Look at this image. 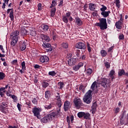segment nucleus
<instances>
[{
    "label": "nucleus",
    "mask_w": 128,
    "mask_h": 128,
    "mask_svg": "<svg viewBox=\"0 0 128 128\" xmlns=\"http://www.w3.org/2000/svg\"><path fill=\"white\" fill-rule=\"evenodd\" d=\"M96 82H94L92 84L90 87V88L91 90H88V92L86 94L83 98V100L84 102H86L88 104H90V102H92V92L94 91V88H96Z\"/></svg>",
    "instance_id": "obj_1"
},
{
    "label": "nucleus",
    "mask_w": 128,
    "mask_h": 128,
    "mask_svg": "<svg viewBox=\"0 0 128 128\" xmlns=\"http://www.w3.org/2000/svg\"><path fill=\"white\" fill-rule=\"evenodd\" d=\"M99 22H96L95 24L96 26H99L102 30H104L108 28V23L106 22V18H100L98 19Z\"/></svg>",
    "instance_id": "obj_2"
},
{
    "label": "nucleus",
    "mask_w": 128,
    "mask_h": 128,
    "mask_svg": "<svg viewBox=\"0 0 128 128\" xmlns=\"http://www.w3.org/2000/svg\"><path fill=\"white\" fill-rule=\"evenodd\" d=\"M56 116V113H51L41 119V122L44 124H46V122H50L51 120H52Z\"/></svg>",
    "instance_id": "obj_3"
},
{
    "label": "nucleus",
    "mask_w": 128,
    "mask_h": 128,
    "mask_svg": "<svg viewBox=\"0 0 128 128\" xmlns=\"http://www.w3.org/2000/svg\"><path fill=\"white\" fill-rule=\"evenodd\" d=\"M100 84L103 88H108L110 84V80L106 78H103L101 80Z\"/></svg>",
    "instance_id": "obj_4"
},
{
    "label": "nucleus",
    "mask_w": 128,
    "mask_h": 128,
    "mask_svg": "<svg viewBox=\"0 0 128 128\" xmlns=\"http://www.w3.org/2000/svg\"><path fill=\"white\" fill-rule=\"evenodd\" d=\"M32 112L34 116H36L37 118H42L40 116V109L38 108H34L32 109Z\"/></svg>",
    "instance_id": "obj_5"
},
{
    "label": "nucleus",
    "mask_w": 128,
    "mask_h": 128,
    "mask_svg": "<svg viewBox=\"0 0 128 128\" xmlns=\"http://www.w3.org/2000/svg\"><path fill=\"white\" fill-rule=\"evenodd\" d=\"M74 104L75 108L78 110L80 108V98L78 97H76L74 100Z\"/></svg>",
    "instance_id": "obj_6"
},
{
    "label": "nucleus",
    "mask_w": 128,
    "mask_h": 128,
    "mask_svg": "<svg viewBox=\"0 0 128 128\" xmlns=\"http://www.w3.org/2000/svg\"><path fill=\"white\" fill-rule=\"evenodd\" d=\"M18 34H20V32H18V31H14L11 33L10 38L14 40H18Z\"/></svg>",
    "instance_id": "obj_7"
},
{
    "label": "nucleus",
    "mask_w": 128,
    "mask_h": 128,
    "mask_svg": "<svg viewBox=\"0 0 128 128\" xmlns=\"http://www.w3.org/2000/svg\"><path fill=\"white\" fill-rule=\"evenodd\" d=\"M80 118H84V120H90V114L84 112H80Z\"/></svg>",
    "instance_id": "obj_8"
},
{
    "label": "nucleus",
    "mask_w": 128,
    "mask_h": 128,
    "mask_svg": "<svg viewBox=\"0 0 128 128\" xmlns=\"http://www.w3.org/2000/svg\"><path fill=\"white\" fill-rule=\"evenodd\" d=\"M28 45V44L26 43V41H22L20 42V50H21L22 51L24 50L26 48V46Z\"/></svg>",
    "instance_id": "obj_9"
},
{
    "label": "nucleus",
    "mask_w": 128,
    "mask_h": 128,
    "mask_svg": "<svg viewBox=\"0 0 128 128\" xmlns=\"http://www.w3.org/2000/svg\"><path fill=\"white\" fill-rule=\"evenodd\" d=\"M70 12H67L66 13V16H62V20L65 24H68V18H70Z\"/></svg>",
    "instance_id": "obj_10"
},
{
    "label": "nucleus",
    "mask_w": 128,
    "mask_h": 128,
    "mask_svg": "<svg viewBox=\"0 0 128 128\" xmlns=\"http://www.w3.org/2000/svg\"><path fill=\"white\" fill-rule=\"evenodd\" d=\"M70 102H68V100H66L64 102V110L65 112H67L70 108Z\"/></svg>",
    "instance_id": "obj_11"
},
{
    "label": "nucleus",
    "mask_w": 128,
    "mask_h": 128,
    "mask_svg": "<svg viewBox=\"0 0 128 128\" xmlns=\"http://www.w3.org/2000/svg\"><path fill=\"white\" fill-rule=\"evenodd\" d=\"M40 60L41 62H48V57L46 56H41Z\"/></svg>",
    "instance_id": "obj_12"
},
{
    "label": "nucleus",
    "mask_w": 128,
    "mask_h": 128,
    "mask_svg": "<svg viewBox=\"0 0 128 128\" xmlns=\"http://www.w3.org/2000/svg\"><path fill=\"white\" fill-rule=\"evenodd\" d=\"M122 24V17H121L120 18V20L116 22L115 26L116 28H118V30H120Z\"/></svg>",
    "instance_id": "obj_13"
},
{
    "label": "nucleus",
    "mask_w": 128,
    "mask_h": 128,
    "mask_svg": "<svg viewBox=\"0 0 128 128\" xmlns=\"http://www.w3.org/2000/svg\"><path fill=\"white\" fill-rule=\"evenodd\" d=\"M101 16L104 18H108V16H110V11H105L104 12H101Z\"/></svg>",
    "instance_id": "obj_14"
},
{
    "label": "nucleus",
    "mask_w": 128,
    "mask_h": 128,
    "mask_svg": "<svg viewBox=\"0 0 128 128\" xmlns=\"http://www.w3.org/2000/svg\"><path fill=\"white\" fill-rule=\"evenodd\" d=\"M76 62V58H71L68 62L69 66H74Z\"/></svg>",
    "instance_id": "obj_15"
},
{
    "label": "nucleus",
    "mask_w": 128,
    "mask_h": 128,
    "mask_svg": "<svg viewBox=\"0 0 128 128\" xmlns=\"http://www.w3.org/2000/svg\"><path fill=\"white\" fill-rule=\"evenodd\" d=\"M42 38L43 40H45V42H48L50 40V37L46 35L42 34Z\"/></svg>",
    "instance_id": "obj_16"
},
{
    "label": "nucleus",
    "mask_w": 128,
    "mask_h": 128,
    "mask_svg": "<svg viewBox=\"0 0 128 128\" xmlns=\"http://www.w3.org/2000/svg\"><path fill=\"white\" fill-rule=\"evenodd\" d=\"M114 74H116V71H114V70H112L110 71L109 76L112 78V80H114Z\"/></svg>",
    "instance_id": "obj_17"
},
{
    "label": "nucleus",
    "mask_w": 128,
    "mask_h": 128,
    "mask_svg": "<svg viewBox=\"0 0 128 128\" xmlns=\"http://www.w3.org/2000/svg\"><path fill=\"white\" fill-rule=\"evenodd\" d=\"M96 5L94 4L90 3L88 4L89 10H96Z\"/></svg>",
    "instance_id": "obj_18"
},
{
    "label": "nucleus",
    "mask_w": 128,
    "mask_h": 128,
    "mask_svg": "<svg viewBox=\"0 0 128 128\" xmlns=\"http://www.w3.org/2000/svg\"><path fill=\"white\" fill-rule=\"evenodd\" d=\"M48 80H43L42 83V86L44 88H46L48 86H50V84L47 82Z\"/></svg>",
    "instance_id": "obj_19"
},
{
    "label": "nucleus",
    "mask_w": 128,
    "mask_h": 128,
    "mask_svg": "<svg viewBox=\"0 0 128 128\" xmlns=\"http://www.w3.org/2000/svg\"><path fill=\"white\" fill-rule=\"evenodd\" d=\"M126 74V71H124V69H120L118 72V76L120 77L122 76H124Z\"/></svg>",
    "instance_id": "obj_20"
},
{
    "label": "nucleus",
    "mask_w": 128,
    "mask_h": 128,
    "mask_svg": "<svg viewBox=\"0 0 128 128\" xmlns=\"http://www.w3.org/2000/svg\"><path fill=\"white\" fill-rule=\"evenodd\" d=\"M56 100L58 102L57 103L58 106H62V100H60V96H56Z\"/></svg>",
    "instance_id": "obj_21"
},
{
    "label": "nucleus",
    "mask_w": 128,
    "mask_h": 128,
    "mask_svg": "<svg viewBox=\"0 0 128 128\" xmlns=\"http://www.w3.org/2000/svg\"><path fill=\"white\" fill-rule=\"evenodd\" d=\"M100 54L102 58H106L108 56V52L104 50H101Z\"/></svg>",
    "instance_id": "obj_22"
},
{
    "label": "nucleus",
    "mask_w": 128,
    "mask_h": 128,
    "mask_svg": "<svg viewBox=\"0 0 128 128\" xmlns=\"http://www.w3.org/2000/svg\"><path fill=\"white\" fill-rule=\"evenodd\" d=\"M41 28H42L44 32H48V30L49 27L48 26L43 24L41 26Z\"/></svg>",
    "instance_id": "obj_23"
},
{
    "label": "nucleus",
    "mask_w": 128,
    "mask_h": 128,
    "mask_svg": "<svg viewBox=\"0 0 128 128\" xmlns=\"http://www.w3.org/2000/svg\"><path fill=\"white\" fill-rule=\"evenodd\" d=\"M56 8H51V11H50V16L54 17V16L56 14Z\"/></svg>",
    "instance_id": "obj_24"
},
{
    "label": "nucleus",
    "mask_w": 128,
    "mask_h": 128,
    "mask_svg": "<svg viewBox=\"0 0 128 128\" xmlns=\"http://www.w3.org/2000/svg\"><path fill=\"white\" fill-rule=\"evenodd\" d=\"M97 108L98 103L96 102H95L92 104V110H96Z\"/></svg>",
    "instance_id": "obj_25"
},
{
    "label": "nucleus",
    "mask_w": 128,
    "mask_h": 128,
    "mask_svg": "<svg viewBox=\"0 0 128 128\" xmlns=\"http://www.w3.org/2000/svg\"><path fill=\"white\" fill-rule=\"evenodd\" d=\"M12 41L11 42V46H14L16 44V42H18V39H14L12 38Z\"/></svg>",
    "instance_id": "obj_26"
},
{
    "label": "nucleus",
    "mask_w": 128,
    "mask_h": 128,
    "mask_svg": "<svg viewBox=\"0 0 128 128\" xmlns=\"http://www.w3.org/2000/svg\"><path fill=\"white\" fill-rule=\"evenodd\" d=\"M114 4L118 8H120V0H115Z\"/></svg>",
    "instance_id": "obj_27"
},
{
    "label": "nucleus",
    "mask_w": 128,
    "mask_h": 128,
    "mask_svg": "<svg viewBox=\"0 0 128 128\" xmlns=\"http://www.w3.org/2000/svg\"><path fill=\"white\" fill-rule=\"evenodd\" d=\"M101 6H102V8H100V10L102 12H106V10H108V8H106L104 5H101Z\"/></svg>",
    "instance_id": "obj_28"
},
{
    "label": "nucleus",
    "mask_w": 128,
    "mask_h": 128,
    "mask_svg": "<svg viewBox=\"0 0 128 128\" xmlns=\"http://www.w3.org/2000/svg\"><path fill=\"white\" fill-rule=\"evenodd\" d=\"M80 64H78V65H76L75 66H74L73 67V70H80Z\"/></svg>",
    "instance_id": "obj_29"
},
{
    "label": "nucleus",
    "mask_w": 128,
    "mask_h": 128,
    "mask_svg": "<svg viewBox=\"0 0 128 128\" xmlns=\"http://www.w3.org/2000/svg\"><path fill=\"white\" fill-rule=\"evenodd\" d=\"M6 78V74L4 72H0V80H2Z\"/></svg>",
    "instance_id": "obj_30"
},
{
    "label": "nucleus",
    "mask_w": 128,
    "mask_h": 128,
    "mask_svg": "<svg viewBox=\"0 0 128 128\" xmlns=\"http://www.w3.org/2000/svg\"><path fill=\"white\" fill-rule=\"evenodd\" d=\"M31 55L33 58H36V56H38V53L36 51L33 50L31 52Z\"/></svg>",
    "instance_id": "obj_31"
},
{
    "label": "nucleus",
    "mask_w": 128,
    "mask_h": 128,
    "mask_svg": "<svg viewBox=\"0 0 128 128\" xmlns=\"http://www.w3.org/2000/svg\"><path fill=\"white\" fill-rule=\"evenodd\" d=\"M58 86H60V90H62V88L64 86V84L63 82H59L58 83Z\"/></svg>",
    "instance_id": "obj_32"
},
{
    "label": "nucleus",
    "mask_w": 128,
    "mask_h": 128,
    "mask_svg": "<svg viewBox=\"0 0 128 128\" xmlns=\"http://www.w3.org/2000/svg\"><path fill=\"white\" fill-rule=\"evenodd\" d=\"M60 108H62V106H58V108L56 112H52V114H56V116L57 114H60Z\"/></svg>",
    "instance_id": "obj_33"
},
{
    "label": "nucleus",
    "mask_w": 128,
    "mask_h": 128,
    "mask_svg": "<svg viewBox=\"0 0 128 128\" xmlns=\"http://www.w3.org/2000/svg\"><path fill=\"white\" fill-rule=\"evenodd\" d=\"M42 46L44 48H50V46H52L50 44L46 43V42H44Z\"/></svg>",
    "instance_id": "obj_34"
},
{
    "label": "nucleus",
    "mask_w": 128,
    "mask_h": 128,
    "mask_svg": "<svg viewBox=\"0 0 128 128\" xmlns=\"http://www.w3.org/2000/svg\"><path fill=\"white\" fill-rule=\"evenodd\" d=\"M10 18L11 20H14V11H12V10L10 12Z\"/></svg>",
    "instance_id": "obj_35"
},
{
    "label": "nucleus",
    "mask_w": 128,
    "mask_h": 128,
    "mask_svg": "<svg viewBox=\"0 0 128 128\" xmlns=\"http://www.w3.org/2000/svg\"><path fill=\"white\" fill-rule=\"evenodd\" d=\"M86 44L88 52H92V47H90V44L88 42H87Z\"/></svg>",
    "instance_id": "obj_36"
},
{
    "label": "nucleus",
    "mask_w": 128,
    "mask_h": 128,
    "mask_svg": "<svg viewBox=\"0 0 128 128\" xmlns=\"http://www.w3.org/2000/svg\"><path fill=\"white\" fill-rule=\"evenodd\" d=\"M21 34L22 36H26L28 34V31L26 30H23L21 31Z\"/></svg>",
    "instance_id": "obj_37"
},
{
    "label": "nucleus",
    "mask_w": 128,
    "mask_h": 128,
    "mask_svg": "<svg viewBox=\"0 0 128 128\" xmlns=\"http://www.w3.org/2000/svg\"><path fill=\"white\" fill-rule=\"evenodd\" d=\"M21 66L22 70H26V62L24 61L22 62Z\"/></svg>",
    "instance_id": "obj_38"
},
{
    "label": "nucleus",
    "mask_w": 128,
    "mask_h": 128,
    "mask_svg": "<svg viewBox=\"0 0 128 128\" xmlns=\"http://www.w3.org/2000/svg\"><path fill=\"white\" fill-rule=\"evenodd\" d=\"M86 46L84 43L80 42V50H86Z\"/></svg>",
    "instance_id": "obj_39"
},
{
    "label": "nucleus",
    "mask_w": 128,
    "mask_h": 128,
    "mask_svg": "<svg viewBox=\"0 0 128 128\" xmlns=\"http://www.w3.org/2000/svg\"><path fill=\"white\" fill-rule=\"evenodd\" d=\"M62 46L64 48H68V43L63 42L62 44Z\"/></svg>",
    "instance_id": "obj_40"
},
{
    "label": "nucleus",
    "mask_w": 128,
    "mask_h": 128,
    "mask_svg": "<svg viewBox=\"0 0 128 128\" xmlns=\"http://www.w3.org/2000/svg\"><path fill=\"white\" fill-rule=\"evenodd\" d=\"M48 74L52 76H54L56 74V72L54 71H51L48 72Z\"/></svg>",
    "instance_id": "obj_41"
},
{
    "label": "nucleus",
    "mask_w": 128,
    "mask_h": 128,
    "mask_svg": "<svg viewBox=\"0 0 128 128\" xmlns=\"http://www.w3.org/2000/svg\"><path fill=\"white\" fill-rule=\"evenodd\" d=\"M76 22L79 26H80V19L78 17L76 18Z\"/></svg>",
    "instance_id": "obj_42"
},
{
    "label": "nucleus",
    "mask_w": 128,
    "mask_h": 128,
    "mask_svg": "<svg viewBox=\"0 0 128 128\" xmlns=\"http://www.w3.org/2000/svg\"><path fill=\"white\" fill-rule=\"evenodd\" d=\"M52 108V104H49L48 105H46L44 106V108H46V110H50Z\"/></svg>",
    "instance_id": "obj_43"
},
{
    "label": "nucleus",
    "mask_w": 128,
    "mask_h": 128,
    "mask_svg": "<svg viewBox=\"0 0 128 128\" xmlns=\"http://www.w3.org/2000/svg\"><path fill=\"white\" fill-rule=\"evenodd\" d=\"M126 110H124V111H123V112H122L120 116V118H124L126 116Z\"/></svg>",
    "instance_id": "obj_44"
},
{
    "label": "nucleus",
    "mask_w": 128,
    "mask_h": 128,
    "mask_svg": "<svg viewBox=\"0 0 128 128\" xmlns=\"http://www.w3.org/2000/svg\"><path fill=\"white\" fill-rule=\"evenodd\" d=\"M50 91H46L45 92V97L46 98L48 99L50 98Z\"/></svg>",
    "instance_id": "obj_45"
},
{
    "label": "nucleus",
    "mask_w": 128,
    "mask_h": 128,
    "mask_svg": "<svg viewBox=\"0 0 128 128\" xmlns=\"http://www.w3.org/2000/svg\"><path fill=\"white\" fill-rule=\"evenodd\" d=\"M114 46H112L111 47H110L108 50V52H109V54L110 52H112V50H114Z\"/></svg>",
    "instance_id": "obj_46"
},
{
    "label": "nucleus",
    "mask_w": 128,
    "mask_h": 128,
    "mask_svg": "<svg viewBox=\"0 0 128 128\" xmlns=\"http://www.w3.org/2000/svg\"><path fill=\"white\" fill-rule=\"evenodd\" d=\"M120 108L118 107H117L116 108L115 110H114V114H118L120 112Z\"/></svg>",
    "instance_id": "obj_47"
},
{
    "label": "nucleus",
    "mask_w": 128,
    "mask_h": 128,
    "mask_svg": "<svg viewBox=\"0 0 128 128\" xmlns=\"http://www.w3.org/2000/svg\"><path fill=\"white\" fill-rule=\"evenodd\" d=\"M76 56H77L78 58H80V50H76Z\"/></svg>",
    "instance_id": "obj_48"
},
{
    "label": "nucleus",
    "mask_w": 128,
    "mask_h": 128,
    "mask_svg": "<svg viewBox=\"0 0 128 128\" xmlns=\"http://www.w3.org/2000/svg\"><path fill=\"white\" fill-rule=\"evenodd\" d=\"M86 72H87L88 74L90 76V74H92V68H88L86 70Z\"/></svg>",
    "instance_id": "obj_49"
},
{
    "label": "nucleus",
    "mask_w": 128,
    "mask_h": 128,
    "mask_svg": "<svg viewBox=\"0 0 128 128\" xmlns=\"http://www.w3.org/2000/svg\"><path fill=\"white\" fill-rule=\"evenodd\" d=\"M106 68H110V64L108 62H106L104 64Z\"/></svg>",
    "instance_id": "obj_50"
},
{
    "label": "nucleus",
    "mask_w": 128,
    "mask_h": 128,
    "mask_svg": "<svg viewBox=\"0 0 128 128\" xmlns=\"http://www.w3.org/2000/svg\"><path fill=\"white\" fill-rule=\"evenodd\" d=\"M120 124H124V122H126V121L124 120V119L120 118Z\"/></svg>",
    "instance_id": "obj_51"
},
{
    "label": "nucleus",
    "mask_w": 128,
    "mask_h": 128,
    "mask_svg": "<svg viewBox=\"0 0 128 128\" xmlns=\"http://www.w3.org/2000/svg\"><path fill=\"white\" fill-rule=\"evenodd\" d=\"M32 104H38V100L36 98H34L32 100Z\"/></svg>",
    "instance_id": "obj_52"
},
{
    "label": "nucleus",
    "mask_w": 128,
    "mask_h": 128,
    "mask_svg": "<svg viewBox=\"0 0 128 128\" xmlns=\"http://www.w3.org/2000/svg\"><path fill=\"white\" fill-rule=\"evenodd\" d=\"M30 34L33 36H36V32L34 30H32L30 32Z\"/></svg>",
    "instance_id": "obj_53"
},
{
    "label": "nucleus",
    "mask_w": 128,
    "mask_h": 128,
    "mask_svg": "<svg viewBox=\"0 0 128 128\" xmlns=\"http://www.w3.org/2000/svg\"><path fill=\"white\" fill-rule=\"evenodd\" d=\"M17 108L20 112L22 110V104H20V103H18L17 104Z\"/></svg>",
    "instance_id": "obj_54"
},
{
    "label": "nucleus",
    "mask_w": 128,
    "mask_h": 128,
    "mask_svg": "<svg viewBox=\"0 0 128 128\" xmlns=\"http://www.w3.org/2000/svg\"><path fill=\"white\" fill-rule=\"evenodd\" d=\"M52 36L54 40H56V34H54V32H52Z\"/></svg>",
    "instance_id": "obj_55"
},
{
    "label": "nucleus",
    "mask_w": 128,
    "mask_h": 128,
    "mask_svg": "<svg viewBox=\"0 0 128 128\" xmlns=\"http://www.w3.org/2000/svg\"><path fill=\"white\" fill-rule=\"evenodd\" d=\"M119 40H124V34H121L119 36V38H118Z\"/></svg>",
    "instance_id": "obj_56"
},
{
    "label": "nucleus",
    "mask_w": 128,
    "mask_h": 128,
    "mask_svg": "<svg viewBox=\"0 0 128 128\" xmlns=\"http://www.w3.org/2000/svg\"><path fill=\"white\" fill-rule=\"evenodd\" d=\"M4 94H6V90L2 92L0 90V96H4Z\"/></svg>",
    "instance_id": "obj_57"
},
{
    "label": "nucleus",
    "mask_w": 128,
    "mask_h": 128,
    "mask_svg": "<svg viewBox=\"0 0 128 128\" xmlns=\"http://www.w3.org/2000/svg\"><path fill=\"white\" fill-rule=\"evenodd\" d=\"M76 48H80V42H78L76 45Z\"/></svg>",
    "instance_id": "obj_58"
},
{
    "label": "nucleus",
    "mask_w": 128,
    "mask_h": 128,
    "mask_svg": "<svg viewBox=\"0 0 128 128\" xmlns=\"http://www.w3.org/2000/svg\"><path fill=\"white\" fill-rule=\"evenodd\" d=\"M38 10H42V4L39 3L38 4Z\"/></svg>",
    "instance_id": "obj_59"
},
{
    "label": "nucleus",
    "mask_w": 128,
    "mask_h": 128,
    "mask_svg": "<svg viewBox=\"0 0 128 128\" xmlns=\"http://www.w3.org/2000/svg\"><path fill=\"white\" fill-rule=\"evenodd\" d=\"M66 122H68V126H70V118L69 116H67V118H66Z\"/></svg>",
    "instance_id": "obj_60"
},
{
    "label": "nucleus",
    "mask_w": 128,
    "mask_h": 128,
    "mask_svg": "<svg viewBox=\"0 0 128 128\" xmlns=\"http://www.w3.org/2000/svg\"><path fill=\"white\" fill-rule=\"evenodd\" d=\"M63 4H64V0H60V3L58 4V6H62Z\"/></svg>",
    "instance_id": "obj_61"
},
{
    "label": "nucleus",
    "mask_w": 128,
    "mask_h": 128,
    "mask_svg": "<svg viewBox=\"0 0 128 128\" xmlns=\"http://www.w3.org/2000/svg\"><path fill=\"white\" fill-rule=\"evenodd\" d=\"M92 16H98V11L92 12Z\"/></svg>",
    "instance_id": "obj_62"
},
{
    "label": "nucleus",
    "mask_w": 128,
    "mask_h": 128,
    "mask_svg": "<svg viewBox=\"0 0 128 128\" xmlns=\"http://www.w3.org/2000/svg\"><path fill=\"white\" fill-rule=\"evenodd\" d=\"M52 6H56V0H52Z\"/></svg>",
    "instance_id": "obj_63"
},
{
    "label": "nucleus",
    "mask_w": 128,
    "mask_h": 128,
    "mask_svg": "<svg viewBox=\"0 0 128 128\" xmlns=\"http://www.w3.org/2000/svg\"><path fill=\"white\" fill-rule=\"evenodd\" d=\"M34 82L35 84H36L38 82V78L34 77Z\"/></svg>",
    "instance_id": "obj_64"
}]
</instances>
